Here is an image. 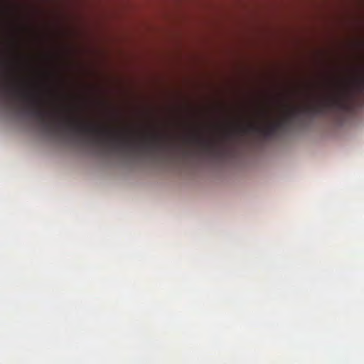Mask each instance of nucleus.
Listing matches in <instances>:
<instances>
[{
	"instance_id": "f257e3e1",
	"label": "nucleus",
	"mask_w": 364,
	"mask_h": 364,
	"mask_svg": "<svg viewBox=\"0 0 364 364\" xmlns=\"http://www.w3.org/2000/svg\"><path fill=\"white\" fill-rule=\"evenodd\" d=\"M362 93H364V69H362L361 75L351 80L348 88L341 93L326 95L311 105L292 107L282 119L266 126L249 124L235 132H228L224 138L230 139L236 133L255 134L264 139L272 138L279 132L291 127L296 120L301 121L304 117L325 116L331 111L343 118L355 112L354 98L357 94Z\"/></svg>"
},
{
	"instance_id": "f03ea898",
	"label": "nucleus",
	"mask_w": 364,
	"mask_h": 364,
	"mask_svg": "<svg viewBox=\"0 0 364 364\" xmlns=\"http://www.w3.org/2000/svg\"><path fill=\"white\" fill-rule=\"evenodd\" d=\"M185 141L188 144L198 146L199 148L198 153L200 155L225 157L230 156L232 152V147L222 145L216 140L205 137L199 134L188 136Z\"/></svg>"
},
{
	"instance_id": "7ed1b4c3",
	"label": "nucleus",
	"mask_w": 364,
	"mask_h": 364,
	"mask_svg": "<svg viewBox=\"0 0 364 364\" xmlns=\"http://www.w3.org/2000/svg\"><path fill=\"white\" fill-rule=\"evenodd\" d=\"M4 67L7 66V64L6 63H4Z\"/></svg>"
}]
</instances>
